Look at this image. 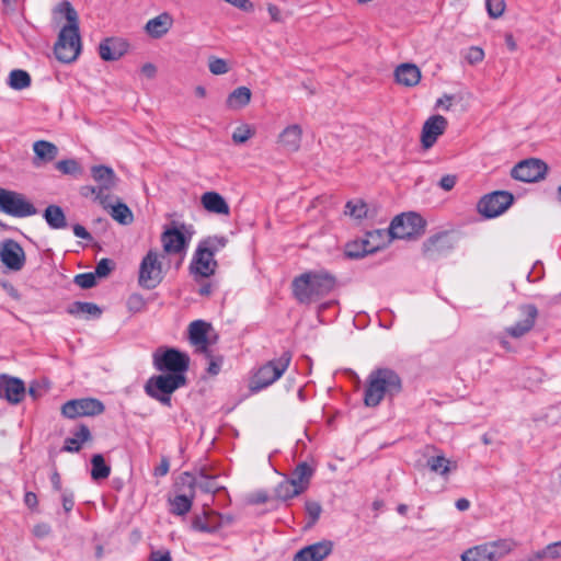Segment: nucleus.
<instances>
[{
  "mask_svg": "<svg viewBox=\"0 0 561 561\" xmlns=\"http://www.w3.org/2000/svg\"><path fill=\"white\" fill-rule=\"evenodd\" d=\"M403 389L401 376L392 368L378 367L367 376L364 389V404L367 408L378 407L382 400H392Z\"/></svg>",
  "mask_w": 561,
  "mask_h": 561,
  "instance_id": "obj_1",
  "label": "nucleus"
},
{
  "mask_svg": "<svg viewBox=\"0 0 561 561\" xmlns=\"http://www.w3.org/2000/svg\"><path fill=\"white\" fill-rule=\"evenodd\" d=\"M336 286V277L325 270L308 271L293 280V293L300 304H310L329 295Z\"/></svg>",
  "mask_w": 561,
  "mask_h": 561,
  "instance_id": "obj_2",
  "label": "nucleus"
},
{
  "mask_svg": "<svg viewBox=\"0 0 561 561\" xmlns=\"http://www.w3.org/2000/svg\"><path fill=\"white\" fill-rule=\"evenodd\" d=\"M60 11L65 13L68 24L60 30L54 53L59 61L69 64L77 59L81 49L78 13L68 1L60 4Z\"/></svg>",
  "mask_w": 561,
  "mask_h": 561,
  "instance_id": "obj_3",
  "label": "nucleus"
},
{
  "mask_svg": "<svg viewBox=\"0 0 561 561\" xmlns=\"http://www.w3.org/2000/svg\"><path fill=\"white\" fill-rule=\"evenodd\" d=\"M187 379L182 374H163L152 376L145 385L146 393L160 403L170 407L171 394L179 388L186 386Z\"/></svg>",
  "mask_w": 561,
  "mask_h": 561,
  "instance_id": "obj_4",
  "label": "nucleus"
},
{
  "mask_svg": "<svg viewBox=\"0 0 561 561\" xmlns=\"http://www.w3.org/2000/svg\"><path fill=\"white\" fill-rule=\"evenodd\" d=\"M291 360V353L285 351L278 359H273L261 366L251 378L249 389L251 392H259L282 377Z\"/></svg>",
  "mask_w": 561,
  "mask_h": 561,
  "instance_id": "obj_5",
  "label": "nucleus"
},
{
  "mask_svg": "<svg viewBox=\"0 0 561 561\" xmlns=\"http://www.w3.org/2000/svg\"><path fill=\"white\" fill-rule=\"evenodd\" d=\"M516 542L513 539H499L467 549L461 561H499L508 554Z\"/></svg>",
  "mask_w": 561,
  "mask_h": 561,
  "instance_id": "obj_6",
  "label": "nucleus"
},
{
  "mask_svg": "<svg viewBox=\"0 0 561 561\" xmlns=\"http://www.w3.org/2000/svg\"><path fill=\"white\" fill-rule=\"evenodd\" d=\"M426 221L416 213H403L396 216L389 227L392 239H412L422 236Z\"/></svg>",
  "mask_w": 561,
  "mask_h": 561,
  "instance_id": "obj_7",
  "label": "nucleus"
},
{
  "mask_svg": "<svg viewBox=\"0 0 561 561\" xmlns=\"http://www.w3.org/2000/svg\"><path fill=\"white\" fill-rule=\"evenodd\" d=\"M0 210L12 217L24 218L37 214V209L25 195L0 187Z\"/></svg>",
  "mask_w": 561,
  "mask_h": 561,
  "instance_id": "obj_8",
  "label": "nucleus"
},
{
  "mask_svg": "<svg viewBox=\"0 0 561 561\" xmlns=\"http://www.w3.org/2000/svg\"><path fill=\"white\" fill-rule=\"evenodd\" d=\"M162 279V263L159 254L154 250H149L141 260L138 283L145 289H153Z\"/></svg>",
  "mask_w": 561,
  "mask_h": 561,
  "instance_id": "obj_9",
  "label": "nucleus"
},
{
  "mask_svg": "<svg viewBox=\"0 0 561 561\" xmlns=\"http://www.w3.org/2000/svg\"><path fill=\"white\" fill-rule=\"evenodd\" d=\"M153 365L159 371L184 375L190 367V356L176 348H167L153 354Z\"/></svg>",
  "mask_w": 561,
  "mask_h": 561,
  "instance_id": "obj_10",
  "label": "nucleus"
},
{
  "mask_svg": "<svg viewBox=\"0 0 561 561\" xmlns=\"http://www.w3.org/2000/svg\"><path fill=\"white\" fill-rule=\"evenodd\" d=\"M514 202V195L507 191H494L481 197L478 203L479 213L485 218H494L503 214Z\"/></svg>",
  "mask_w": 561,
  "mask_h": 561,
  "instance_id": "obj_11",
  "label": "nucleus"
},
{
  "mask_svg": "<svg viewBox=\"0 0 561 561\" xmlns=\"http://www.w3.org/2000/svg\"><path fill=\"white\" fill-rule=\"evenodd\" d=\"M105 407L103 402L94 398H82L69 400L61 407V414L67 419H77L80 416H94L103 413Z\"/></svg>",
  "mask_w": 561,
  "mask_h": 561,
  "instance_id": "obj_12",
  "label": "nucleus"
},
{
  "mask_svg": "<svg viewBox=\"0 0 561 561\" xmlns=\"http://www.w3.org/2000/svg\"><path fill=\"white\" fill-rule=\"evenodd\" d=\"M548 171V165L540 159L529 158L518 162L511 171L513 179L522 182H538Z\"/></svg>",
  "mask_w": 561,
  "mask_h": 561,
  "instance_id": "obj_13",
  "label": "nucleus"
},
{
  "mask_svg": "<svg viewBox=\"0 0 561 561\" xmlns=\"http://www.w3.org/2000/svg\"><path fill=\"white\" fill-rule=\"evenodd\" d=\"M218 263L211 253H207L204 249H196L188 270L194 280L199 282L203 278H208L215 274Z\"/></svg>",
  "mask_w": 561,
  "mask_h": 561,
  "instance_id": "obj_14",
  "label": "nucleus"
},
{
  "mask_svg": "<svg viewBox=\"0 0 561 561\" xmlns=\"http://www.w3.org/2000/svg\"><path fill=\"white\" fill-rule=\"evenodd\" d=\"M180 480L181 483L187 488V493L176 495L170 500V512L178 516L185 515L191 511L196 484L195 477L190 472H183L180 477Z\"/></svg>",
  "mask_w": 561,
  "mask_h": 561,
  "instance_id": "obj_15",
  "label": "nucleus"
},
{
  "mask_svg": "<svg viewBox=\"0 0 561 561\" xmlns=\"http://www.w3.org/2000/svg\"><path fill=\"white\" fill-rule=\"evenodd\" d=\"M455 247L453 237L446 232L432 236L423 243V253L430 260H437L449 253Z\"/></svg>",
  "mask_w": 561,
  "mask_h": 561,
  "instance_id": "obj_16",
  "label": "nucleus"
},
{
  "mask_svg": "<svg viewBox=\"0 0 561 561\" xmlns=\"http://www.w3.org/2000/svg\"><path fill=\"white\" fill-rule=\"evenodd\" d=\"M0 259L12 271H21L25 265V252L20 243L12 239L0 244Z\"/></svg>",
  "mask_w": 561,
  "mask_h": 561,
  "instance_id": "obj_17",
  "label": "nucleus"
},
{
  "mask_svg": "<svg viewBox=\"0 0 561 561\" xmlns=\"http://www.w3.org/2000/svg\"><path fill=\"white\" fill-rule=\"evenodd\" d=\"M25 392V385L20 378L0 375V399L18 404L24 399Z\"/></svg>",
  "mask_w": 561,
  "mask_h": 561,
  "instance_id": "obj_18",
  "label": "nucleus"
},
{
  "mask_svg": "<svg viewBox=\"0 0 561 561\" xmlns=\"http://www.w3.org/2000/svg\"><path fill=\"white\" fill-rule=\"evenodd\" d=\"M519 312L524 319L505 329V332L514 339L527 334L534 328L538 317V309L533 304L519 306Z\"/></svg>",
  "mask_w": 561,
  "mask_h": 561,
  "instance_id": "obj_19",
  "label": "nucleus"
},
{
  "mask_svg": "<svg viewBox=\"0 0 561 561\" xmlns=\"http://www.w3.org/2000/svg\"><path fill=\"white\" fill-rule=\"evenodd\" d=\"M447 124V119L442 115H434L426 119L422 127V146L425 149L433 147L437 141V138L444 134Z\"/></svg>",
  "mask_w": 561,
  "mask_h": 561,
  "instance_id": "obj_20",
  "label": "nucleus"
},
{
  "mask_svg": "<svg viewBox=\"0 0 561 561\" xmlns=\"http://www.w3.org/2000/svg\"><path fill=\"white\" fill-rule=\"evenodd\" d=\"M91 174L94 181L100 184L98 190V201L100 204L106 207L105 201L107 195L105 194V191H108L115 186L117 178L113 169L106 165L92 167Z\"/></svg>",
  "mask_w": 561,
  "mask_h": 561,
  "instance_id": "obj_21",
  "label": "nucleus"
},
{
  "mask_svg": "<svg viewBox=\"0 0 561 561\" xmlns=\"http://www.w3.org/2000/svg\"><path fill=\"white\" fill-rule=\"evenodd\" d=\"M333 550V542L331 540H322L316 543L304 547L298 550L293 561H322Z\"/></svg>",
  "mask_w": 561,
  "mask_h": 561,
  "instance_id": "obj_22",
  "label": "nucleus"
},
{
  "mask_svg": "<svg viewBox=\"0 0 561 561\" xmlns=\"http://www.w3.org/2000/svg\"><path fill=\"white\" fill-rule=\"evenodd\" d=\"M163 250L168 254L185 252L190 238H186L178 228H168L161 234Z\"/></svg>",
  "mask_w": 561,
  "mask_h": 561,
  "instance_id": "obj_23",
  "label": "nucleus"
},
{
  "mask_svg": "<svg viewBox=\"0 0 561 561\" xmlns=\"http://www.w3.org/2000/svg\"><path fill=\"white\" fill-rule=\"evenodd\" d=\"M210 324L204 320H195L188 325V340L190 343L196 346L197 352H206L208 350V331Z\"/></svg>",
  "mask_w": 561,
  "mask_h": 561,
  "instance_id": "obj_24",
  "label": "nucleus"
},
{
  "mask_svg": "<svg viewBox=\"0 0 561 561\" xmlns=\"http://www.w3.org/2000/svg\"><path fill=\"white\" fill-rule=\"evenodd\" d=\"M93 439L88 425L80 424L71 431V436L65 439L61 451L65 453H79L84 443Z\"/></svg>",
  "mask_w": 561,
  "mask_h": 561,
  "instance_id": "obj_25",
  "label": "nucleus"
},
{
  "mask_svg": "<svg viewBox=\"0 0 561 561\" xmlns=\"http://www.w3.org/2000/svg\"><path fill=\"white\" fill-rule=\"evenodd\" d=\"M33 165L39 168L44 164L53 162L58 156V147L47 140H37L33 144Z\"/></svg>",
  "mask_w": 561,
  "mask_h": 561,
  "instance_id": "obj_26",
  "label": "nucleus"
},
{
  "mask_svg": "<svg viewBox=\"0 0 561 561\" xmlns=\"http://www.w3.org/2000/svg\"><path fill=\"white\" fill-rule=\"evenodd\" d=\"M127 49V45L119 38L108 37L99 45L100 57L105 61L118 60Z\"/></svg>",
  "mask_w": 561,
  "mask_h": 561,
  "instance_id": "obj_27",
  "label": "nucleus"
},
{
  "mask_svg": "<svg viewBox=\"0 0 561 561\" xmlns=\"http://www.w3.org/2000/svg\"><path fill=\"white\" fill-rule=\"evenodd\" d=\"M302 129L300 125L287 126L278 136V144L287 152H296L300 148Z\"/></svg>",
  "mask_w": 561,
  "mask_h": 561,
  "instance_id": "obj_28",
  "label": "nucleus"
},
{
  "mask_svg": "<svg viewBox=\"0 0 561 561\" xmlns=\"http://www.w3.org/2000/svg\"><path fill=\"white\" fill-rule=\"evenodd\" d=\"M397 83L404 87H415L421 80V70L414 64H401L394 70Z\"/></svg>",
  "mask_w": 561,
  "mask_h": 561,
  "instance_id": "obj_29",
  "label": "nucleus"
},
{
  "mask_svg": "<svg viewBox=\"0 0 561 561\" xmlns=\"http://www.w3.org/2000/svg\"><path fill=\"white\" fill-rule=\"evenodd\" d=\"M203 207L213 214L228 216L230 207L226 199L217 192H205L201 197Z\"/></svg>",
  "mask_w": 561,
  "mask_h": 561,
  "instance_id": "obj_30",
  "label": "nucleus"
},
{
  "mask_svg": "<svg viewBox=\"0 0 561 561\" xmlns=\"http://www.w3.org/2000/svg\"><path fill=\"white\" fill-rule=\"evenodd\" d=\"M172 24V16L169 13L163 12L158 16L150 19L146 23L145 30L152 38H161L169 32Z\"/></svg>",
  "mask_w": 561,
  "mask_h": 561,
  "instance_id": "obj_31",
  "label": "nucleus"
},
{
  "mask_svg": "<svg viewBox=\"0 0 561 561\" xmlns=\"http://www.w3.org/2000/svg\"><path fill=\"white\" fill-rule=\"evenodd\" d=\"M382 249L381 243H373L370 239L354 241L346 247V255L352 259L364 257L367 254L375 253Z\"/></svg>",
  "mask_w": 561,
  "mask_h": 561,
  "instance_id": "obj_32",
  "label": "nucleus"
},
{
  "mask_svg": "<svg viewBox=\"0 0 561 561\" xmlns=\"http://www.w3.org/2000/svg\"><path fill=\"white\" fill-rule=\"evenodd\" d=\"M67 312L75 317L84 314L87 319H99L103 311L94 302L75 301L67 307Z\"/></svg>",
  "mask_w": 561,
  "mask_h": 561,
  "instance_id": "obj_33",
  "label": "nucleus"
},
{
  "mask_svg": "<svg viewBox=\"0 0 561 561\" xmlns=\"http://www.w3.org/2000/svg\"><path fill=\"white\" fill-rule=\"evenodd\" d=\"M43 217L51 229L59 230L68 226L66 215L58 205H48L43 213Z\"/></svg>",
  "mask_w": 561,
  "mask_h": 561,
  "instance_id": "obj_34",
  "label": "nucleus"
},
{
  "mask_svg": "<svg viewBox=\"0 0 561 561\" xmlns=\"http://www.w3.org/2000/svg\"><path fill=\"white\" fill-rule=\"evenodd\" d=\"M314 469L309 466L307 462H300L296 466L291 473V482H295V485L305 492L310 483V479L313 476Z\"/></svg>",
  "mask_w": 561,
  "mask_h": 561,
  "instance_id": "obj_35",
  "label": "nucleus"
},
{
  "mask_svg": "<svg viewBox=\"0 0 561 561\" xmlns=\"http://www.w3.org/2000/svg\"><path fill=\"white\" fill-rule=\"evenodd\" d=\"M251 90L247 87H238L227 98L226 105L230 110H240L251 101Z\"/></svg>",
  "mask_w": 561,
  "mask_h": 561,
  "instance_id": "obj_36",
  "label": "nucleus"
},
{
  "mask_svg": "<svg viewBox=\"0 0 561 561\" xmlns=\"http://www.w3.org/2000/svg\"><path fill=\"white\" fill-rule=\"evenodd\" d=\"M7 83L11 89L21 91L31 87L32 78L30 73L23 69H13L9 73Z\"/></svg>",
  "mask_w": 561,
  "mask_h": 561,
  "instance_id": "obj_37",
  "label": "nucleus"
},
{
  "mask_svg": "<svg viewBox=\"0 0 561 561\" xmlns=\"http://www.w3.org/2000/svg\"><path fill=\"white\" fill-rule=\"evenodd\" d=\"M426 466L432 472L446 477L453 469H456V463L443 455L432 456L427 459Z\"/></svg>",
  "mask_w": 561,
  "mask_h": 561,
  "instance_id": "obj_38",
  "label": "nucleus"
},
{
  "mask_svg": "<svg viewBox=\"0 0 561 561\" xmlns=\"http://www.w3.org/2000/svg\"><path fill=\"white\" fill-rule=\"evenodd\" d=\"M91 478L95 481L106 479L111 473V467L106 465L101 454H95L91 458Z\"/></svg>",
  "mask_w": 561,
  "mask_h": 561,
  "instance_id": "obj_39",
  "label": "nucleus"
},
{
  "mask_svg": "<svg viewBox=\"0 0 561 561\" xmlns=\"http://www.w3.org/2000/svg\"><path fill=\"white\" fill-rule=\"evenodd\" d=\"M196 479L195 488H198L205 493H217L219 490L222 489L217 481L215 476H208L205 471V469H202L198 473V479Z\"/></svg>",
  "mask_w": 561,
  "mask_h": 561,
  "instance_id": "obj_40",
  "label": "nucleus"
},
{
  "mask_svg": "<svg viewBox=\"0 0 561 561\" xmlns=\"http://www.w3.org/2000/svg\"><path fill=\"white\" fill-rule=\"evenodd\" d=\"M227 244V238L225 237H208L202 241H199L196 249H204L207 253H211V256L215 257V254L224 249Z\"/></svg>",
  "mask_w": 561,
  "mask_h": 561,
  "instance_id": "obj_41",
  "label": "nucleus"
},
{
  "mask_svg": "<svg viewBox=\"0 0 561 561\" xmlns=\"http://www.w3.org/2000/svg\"><path fill=\"white\" fill-rule=\"evenodd\" d=\"M301 490L295 485V482L285 480L280 482L275 489L277 499L286 501L301 494Z\"/></svg>",
  "mask_w": 561,
  "mask_h": 561,
  "instance_id": "obj_42",
  "label": "nucleus"
},
{
  "mask_svg": "<svg viewBox=\"0 0 561 561\" xmlns=\"http://www.w3.org/2000/svg\"><path fill=\"white\" fill-rule=\"evenodd\" d=\"M111 216L117 222L122 225H129L134 220V216L129 207L124 203H118L115 206L111 207Z\"/></svg>",
  "mask_w": 561,
  "mask_h": 561,
  "instance_id": "obj_43",
  "label": "nucleus"
},
{
  "mask_svg": "<svg viewBox=\"0 0 561 561\" xmlns=\"http://www.w3.org/2000/svg\"><path fill=\"white\" fill-rule=\"evenodd\" d=\"M56 169L60 171L62 174L67 175H81L83 172L82 167L75 159H65L60 160L56 163Z\"/></svg>",
  "mask_w": 561,
  "mask_h": 561,
  "instance_id": "obj_44",
  "label": "nucleus"
},
{
  "mask_svg": "<svg viewBox=\"0 0 561 561\" xmlns=\"http://www.w3.org/2000/svg\"><path fill=\"white\" fill-rule=\"evenodd\" d=\"M193 529L202 533L213 534L220 528V524H209V517L204 513L203 516H195L192 520Z\"/></svg>",
  "mask_w": 561,
  "mask_h": 561,
  "instance_id": "obj_45",
  "label": "nucleus"
},
{
  "mask_svg": "<svg viewBox=\"0 0 561 561\" xmlns=\"http://www.w3.org/2000/svg\"><path fill=\"white\" fill-rule=\"evenodd\" d=\"M201 353L204 354L209 362L207 373L211 376L218 375L221 369L224 357L221 355H213L209 348L206 352Z\"/></svg>",
  "mask_w": 561,
  "mask_h": 561,
  "instance_id": "obj_46",
  "label": "nucleus"
},
{
  "mask_svg": "<svg viewBox=\"0 0 561 561\" xmlns=\"http://www.w3.org/2000/svg\"><path fill=\"white\" fill-rule=\"evenodd\" d=\"M208 68L213 75L220 76L229 71L227 61L222 58L210 56L208 58Z\"/></svg>",
  "mask_w": 561,
  "mask_h": 561,
  "instance_id": "obj_47",
  "label": "nucleus"
},
{
  "mask_svg": "<svg viewBox=\"0 0 561 561\" xmlns=\"http://www.w3.org/2000/svg\"><path fill=\"white\" fill-rule=\"evenodd\" d=\"M485 7L490 18L499 19L503 15L506 4L504 0H486Z\"/></svg>",
  "mask_w": 561,
  "mask_h": 561,
  "instance_id": "obj_48",
  "label": "nucleus"
},
{
  "mask_svg": "<svg viewBox=\"0 0 561 561\" xmlns=\"http://www.w3.org/2000/svg\"><path fill=\"white\" fill-rule=\"evenodd\" d=\"M95 273H81L75 276L73 283L83 289L92 288L96 285Z\"/></svg>",
  "mask_w": 561,
  "mask_h": 561,
  "instance_id": "obj_49",
  "label": "nucleus"
},
{
  "mask_svg": "<svg viewBox=\"0 0 561 561\" xmlns=\"http://www.w3.org/2000/svg\"><path fill=\"white\" fill-rule=\"evenodd\" d=\"M322 512V507L318 502L307 501L306 502V513L309 517V522L307 523V527H312L320 517Z\"/></svg>",
  "mask_w": 561,
  "mask_h": 561,
  "instance_id": "obj_50",
  "label": "nucleus"
},
{
  "mask_svg": "<svg viewBox=\"0 0 561 561\" xmlns=\"http://www.w3.org/2000/svg\"><path fill=\"white\" fill-rule=\"evenodd\" d=\"M346 210L345 213L348 214L352 217H355L357 219H360L366 216L367 214V207L366 204L363 202L354 203L352 201L346 203L345 206Z\"/></svg>",
  "mask_w": 561,
  "mask_h": 561,
  "instance_id": "obj_51",
  "label": "nucleus"
},
{
  "mask_svg": "<svg viewBox=\"0 0 561 561\" xmlns=\"http://www.w3.org/2000/svg\"><path fill=\"white\" fill-rule=\"evenodd\" d=\"M127 308L131 312H140L146 307V300L140 294H131L127 299Z\"/></svg>",
  "mask_w": 561,
  "mask_h": 561,
  "instance_id": "obj_52",
  "label": "nucleus"
},
{
  "mask_svg": "<svg viewBox=\"0 0 561 561\" xmlns=\"http://www.w3.org/2000/svg\"><path fill=\"white\" fill-rule=\"evenodd\" d=\"M114 262L110 259L104 257L98 262L94 273L100 278L106 277L114 270Z\"/></svg>",
  "mask_w": 561,
  "mask_h": 561,
  "instance_id": "obj_53",
  "label": "nucleus"
},
{
  "mask_svg": "<svg viewBox=\"0 0 561 561\" xmlns=\"http://www.w3.org/2000/svg\"><path fill=\"white\" fill-rule=\"evenodd\" d=\"M253 133L248 126L238 127L232 134L234 144H244L252 137Z\"/></svg>",
  "mask_w": 561,
  "mask_h": 561,
  "instance_id": "obj_54",
  "label": "nucleus"
},
{
  "mask_svg": "<svg viewBox=\"0 0 561 561\" xmlns=\"http://www.w3.org/2000/svg\"><path fill=\"white\" fill-rule=\"evenodd\" d=\"M388 237H390L389 230L387 232L383 230H375L366 234V239H370L373 243H381L382 248L386 245L385 239Z\"/></svg>",
  "mask_w": 561,
  "mask_h": 561,
  "instance_id": "obj_55",
  "label": "nucleus"
},
{
  "mask_svg": "<svg viewBox=\"0 0 561 561\" xmlns=\"http://www.w3.org/2000/svg\"><path fill=\"white\" fill-rule=\"evenodd\" d=\"M61 503H62L64 511L66 513L71 512L73 506H75V495H73V492L69 491V490L62 491V493H61Z\"/></svg>",
  "mask_w": 561,
  "mask_h": 561,
  "instance_id": "obj_56",
  "label": "nucleus"
},
{
  "mask_svg": "<svg viewBox=\"0 0 561 561\" xmlns=\"http://www.w3.org/2000/svg\"><path fill=\"white\" fill-rule=\"evenodd\" d=\"M456 182H457L456 175L446 174L439 180L438 185L440 188L448 192L454 188V186L456 185Z\"/></svg>",
  "mask_w": 561,
  "mask_h": 561,
  "instance_id": "obj_57",
  "label": "nucleus"
},
{
  "mask_svg": "<svg viewBox=\"0 0 561 561\" xmlns=\"http://www.w3.org/2000/svg\"><path fill=\"white\" fill-rule=\"evenodd\" d=\"M2 13L5 15L15 14L18 11L19 0H1Z\"/></svg>",
  "mask_w": 561,
  "mask_h": 561,
  "instance_id": "obj_58",
  "label": "nucleus"
},
{
  "mask_svg": "<svg viewBox=\"0 0 561 561\" xmlns=\"http://www.w3.org/2000/svg\"><path fill=\"white\" fill-rule=\"evenodd\" d=\"M1 287L3 290L14 300L19 301L21 300V295L18 291V289L8 280H1L0 282Z\"/></svg>",
  "mask_w": 561,
  "mask_h": 561,
  "instance_id": "obj_59",
  "label": "nucleus"
},
{
  "mask_svg": "<svg viewBox=\"0 0 561 561\" xmlns=\"http://www.w3.org/2000/svg\"><path fill=\"white\" fill-rule=\"evenodd\" d=\"M484 57V53L480 47H471L469 49V54L467 56V59L470 64H477L481 61Z\"/></svg>",
  "mask_w": 561,
  "mask_h": 561,
  "instance_id": "obj_60",
  "label": "nucleus"
},
{
  "mask_svg": "<svg viewBox=\"0 0 561 561\" xmlns=\"http://www.w3.org/2000/svg\"><path fill=\"white\" fill-rule=\"evenodd\" d=\"M170 469V461L168 457H162L160 465L154 468V476L156 477H163L169 472Z\"/></svg>",
  "mask_w": 561,
  "mask_h": 561,
  "instance_id": "obj_61",
  "label": "nucleus"
},
{
  "mask_svg": "<svg viewBox=\"0 0 561 561\" xmlns=\"http://www.w3.org/2000/svg\"><path fill=\"white\" fill-rule=\"evenodd\" d=\"M149 561H172V558L169 551L156 550L150 553Z\"/></svg>",
  "mask_w": 561,
  "mask_h": 561,
  "instance_id": "obj_62",
  "label": "nucleus"
},
{
  "mask_svg": "<svg viewBox=\"0 0 561 561\" xmlns=\"http://www.w3.org/2000/svg\"><path fill=\"white\" fill-rule=\"evenodd\" d=\"M72 230H73V233L76 237L78 238H81L83 240H87V241H91L92 240V236L90 232L87 231V229L79 225V224H76L73 227H72Z\"/></svg>",
  "mask_w": 561,
  "mask_h": 561,
  "instance_id": "obj_63",
  "label": "nucleus"
},
{
  "mask_svg": "<svg viewBox=\"0 0 561 561\" xmlns=\"http://www.w3.org/2000/svg\"><path fill=\"white\" fill-rule=\"evenodd\" d=\"M548 551L551 552V559L561 558V540L548 545Z\"/></svg>",
  "mask_w": 561,
  "mask_h": 561,
  "instance_id": "obj_64",
  "label": "nucleus"
}]
</instances>
